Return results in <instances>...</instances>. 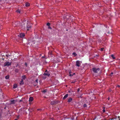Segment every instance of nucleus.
<instances>
[{
  "label": "nucleus",
  "instance_id": "f257e3e1",
  "mask_svg": "<svg viewBox=\"0 0 120 120\" xmlns=\"http://www.w3.org/2000/svg\"><path fill=\"white\" fill-rule=\"evenodd\" d=\"M30 23L29 22L27 21V22L26 28L27 30H29V29H31V26L30 25Z\"/></svg>",
  "mask_w": 120,
  "mask_h": 120
},
{
  "label": "nucleus",
  "instance_id": "f03ea898",
  "mask_svg": "<svg viewBox=\"0 0 120 120\" xmlns=\"http://www.w3.org/2000/svg\"><path fill=\"white\" fill-rule=\"evenodd\" d=\"M11 62L9 61H7L5 62L4 65V66H11Z\"/></svg>",
  "mask_w": 120,
  "mask_h": 120
},
{
  "label": "nucleus",
  "instance_id": "7ed1b4c3",
  "mask_svg": "<svg viewBox=\"0 0 120 120\" xmlns=\"http://www.w3.org/2000/svg\"><path fill=\"white\" fill-rule=\"evenodd\" d=\"M92 70L94 72L97 73L100 70V69L99 68H92Z\"/></svg>",
  "mask_w": 120,
  "mask_h": 120
},
{
  "label": "nucleus",
  "instance_id": "20e7f679",
  "mask_svg": "<svg viewBox=\"0 0 120 120\" xmlns=\"http://www.w3.org/2000/svg\"><path fill=\"white\" fill-rule=\"evenodd\" d=\"M25 35L24 33H21L17 35L16 37H20V38H23L25 36Z\"/></svg>",
  "mask_w": 120,
  "mask_h": 120
},
{
  "label": "nucleus",
  "instance_id": "39448f33",
  "mask_svg": "<svg viewBox=\"0 0 120 120\" xmlns=\"http://www.w3.org/2000/svg\"><path fill=\"white\" fill-rule=\"evenodd\" d=\"M81 64V63L80 61L79 60H77L76 62L75 66L78 67L80 66Z\"/></svg>",
  "mask_w": 120,
  "mask_h": 120
},
{
  "label": "nucleus",
  "instance_id": "423d86ee",
  "mask_svg": "<svg viewBox=\"0 0 120 120\" xmlns=\"http://www.w3.org/2000/svg\"><path fill=\"white\" fill-rule=\"evenodd\" d=\"M58 101L56 100L53 101H51L50 104L51 105H54L57 104Z\"/></svg>",
  "mask_w": 120,
  "mask_h": 120
},
{
  "label": "nucleus",
  "instance_id": "0eeeda50",
  "mask_svg": "<svg viewBox=\"0 0 120 120\" xmlns=\"http://www.w3.org/2000/svg\"><path fill=\"white\" fill-rule=\"evenodd\" d=\"M43 75L44 76L47 75L49 76L50 75V74L48 72H45Z\"/></svg>",
  "mask_w": 120,
  "mask_h": 120
},
{
  "label": "nucleus",
  "instance_id": "6e6552de",
  "mask_svg": "<svg viewBox=\"0 0 120 120\" xmlns=\"http://www.w3.org/2000/svg\"><path fill=\"white\" fill-rule=\"evenodd\" d=\"M33 100V97H30L29 98V101L30 102H32V101Z\"/></svg>",
  "mask_w": 120,
  "mask_h": 120
},
{
  "label": "nucleus",
  "instance_id": "1a4fd4ad",
  "mask_svg": "<svg viewBox=\"0 0 120 120\" xmlns=\"http://www.w3.org/2000/svg\"><path fill=\"white\" fill-rule=\"evenodd\" d=\"M10 54H9L8 53L7 54H6V56L7 57H9L10 56H11L10 53Z\"/></svg>",
  "mask_w": 120,
  "mask_h": 120
},
{
  "label": "nucleus",
  "instance_id": "9d476101",
  "mask_svg": "<svg viewBox=\"0 0 120 120\" xmlns=\"http://www.w3.org/2000/svg\"><path fill=\"white\" fill-rule=\"evenodd\" d=\"M72 100V99L71 98H69L68 101V102L69 103L71 102Z\"/></svg>",
  "mask_w": 120,
  "mask_h": 120
},
{
  "label": "nucleus",
  "instance_id": "9b49d317",
  "mask_svg": "<svg viewBox=\"0 0 120 120\" xmlns=\"http://www.w3.org/2000/svg\"><path fill=\"white\" fill-rule=\"evenodd\" d=\"M68 94H66L64 97L63 98V99H65L66 98L68 97Z\"/></svg>",
  "mask_w": 120,
  "mask_h": 120
},
{
  "label": "nucleus",
  "instance_id": "f8f14e48",
  "mask_svg": "<svg viewBox=\"0 0 120 120\" xmlns=\"http://www.w3.org/2000/svg\"><path fill=\"white\" fill-rule=\"evenodd\" d=\"M30 4L28 2H27L25 3V6L26 7H27L29 6H30Z\"/></svg>",
  "mask_w": 120,
  "mask_h": 120
},
{
  "label": "nucleus",
  "instance_id": "ddd939ff",
  "mask_svg": "<svg viewBox=\"0 0 120 120\" xmlns=\"http://www.w3.org/2000/svg\"><path fill=\"white\" fill-rule=\"evenodd\" d=\"M15 100H13L11 101V104H15Z\"/></svg>",
  "mask_w": 120,
  "mask_h": 120
},
{
  "label": "nucleus",
  "instance_id": "4468645a",
  "mask_svg": "<svg viewBox=\"0 0 120 120\" xmlns=\"http://www.w3.org/2000/svg\"><path fill=\"white\" fill-rule=\"evenodd\" d=\"M24 84L23 82V81L22 79L21 81V82L20 83V85H22L23 84Z\"/></svg>",
  "mask_w": 120,
  "mask_h": 120
},
{
  "label": "nucleus",
  "instance_id": "2eb2a0df",
  "mask_svg": "<svg viewBox=\"0 0 120 120\" xmlns=\"http://www.w3.org/2000/svg\"><path fill=\"white\" fill-rule=\"evenodd\" d=\"M17 84H14V85L13 88L14 89H15L17 88Z\"/></svg>",
  "mask_w": 120,
  "mask_h": 120
},
{
  "label": "nucleus",
  "instance_id": "dca6fc26",
  "mask_svg": "<svg viewBox=\"0 0 120 120\" xmlns=\"http://www.w3.org/2000/svg\"><path fill=\"white\" fill-rule=\"evenodd\" d=\"M71 71H70L69 72V75L70 76H72L73 75L71 74Z\"/></svg>",
  "mask_w": 120,
  "mask_h": 120
},
{
  "label": "nucleus",
  "instance_id": "f3484780",
  "mask_svg": "<svg viewBox=\"0 0 120 120\" xmlns=\"http://www.w3.org/2000/svg\"><path fill=\"white\" fill-rule=\"evenodd\" d=\"M9 75H8L5 76V78L6 79H8L9 78Z\"/></svg>",
  "mask_w": 120,
  "mask_h": 120
},
{
  "label": "nucleus",
  "instance_id": "a211bd4d",
  "mask_svg": "<svg viewBox=\"0 0 120 120\" xmlns=\"http://www.w3.org/2000/svg\"><path fill=\"white\" fill-rule=\"evenodd\" d=\"M111 57L113 58V59H115V58L114 57V56L113 55H112L111 56Z\"/></svg>",
  "mask_w": 120,
  "mask_h": 120
},
{
  "label": "nucleus",
  "instance_id": "6ab92c4d",
  "mask_svg": "<svg viewBox=\"0 0 120 120\" xmlns=\"http://www.w3.org/2000/svg\"><path fill=\"white\" fill-rule=\"evenodd\" d=\"M16 11L17 12H18L19 13H20V10H19V9H18V10H17Z\"/></svg>",
  "mask_w": 120,
  "mask_h": 120
},
{
  "label": "nucleus",
  "instance_id": "aec40b11",
  "mask_svg": "<svg viewBox=\"0 0 120 120\" xmlns=\"http://www.w3.org/2000/svg\"><path fill=\"white\" fill-rule=\"evenodd\" d=\"M72 55H74L75 56H76L77 55V54L75 52H73L72 53Z\"/></svg>",
  "mask_w": 120,
  "mask_h": 120
},
{
  "label": "nucleus",
  "instance_id": "412c9836",
  "mask_svg": "<svg viewBox=\"0 0 120 120\" xmlns=\"http://www.w3.org/2000/svg\"><path fill=\"white\" fill-rule=\"evenodd\" d=\"M76 82V80H73L71 82V83H74Z\"/></svg>",
  "mask_w": 120,
  "mask_h": 120
},
{
  "label": "nucleus",
  "instance_id": "4be33fe9",
  "mask_svg": "<svg viewBox=\"0 0 120 120\" xmlns=\"http://www.w3.org/2000/svg\"><path fill=\"white\" fill-rule=\"evenodd\" d=\"M43 110V109H37L38 111H41Z\"/></svg>",
  "mask_w": 120,
  "mask_h": 120
},
{
  "label": "nucleus",
  "instance_id": "5701e85b",
  "mask_svg": "<svg viewBox=\"0 0 120 120\" xmlns=\"http://www.w3.org/2000/svg\"><path fill=\"white\" fill-rule=\"evenodd\" d=\"M87 105L86 104H84L83 105V107L84 108H85L87 107Z\"/></svg>",
  "mask_w": 120,
  "mask_h": 120
},
{
  "label": "nucleus",
  "instance_id": "b1692460",
  "mask_svg": "<svg viewBox=\"0 0 120 120\" xmlns=\"http://www.w3.org/2000/svg\"><path fill=\"white\" fill-rule=\"evenodd\" d=\"M22 77L23 79H25L26 78V77L25 75L23 76Z\"/></svg>",
  "mask_w": 120,
  "mask_h": 120
},
{
  "label": "nucleus",
  "instance_id": "393cba45",
  "mask_svg": "<svg viewBox=\"0 0 120 120\" xmlns=\"http://www.w3.org/2000/svg\"><path fill=\"white\" fill-rule=\"evenodd\" d=\"M47 91V90H44L42 92L44 93H45Z\"/></svg>",
  "mask_w": 120,
  "mask_h": 120
},
{
  "label": "nucleus",
  "instance_id": "a878e982",
  "mask_svg": "<svg viewBox=\"0 0 120 120\" xmlns=\"http://www.w3.org/2000/svg\"><path fill=\"white\" fill-rule=\"evenodd\" d=\"M73 17V16H70V20H71V21H72L73 19L72 20V18H73V17Z\"/></svg>",
  "mask_w": 120,
  "mask_h": 120
},
{
  "label": "nucleus",
  "instance_id": "bb28decb",
  "mask_svg": "<svg viewBox=\"0 0 120 120\" xmlns=\"http://www.w3.org/2000/svg\"><path fill=\"white\" fill-rule=\"evenodd\" d=\"M19 71V70L18 69H16L15 70V72H18Z\"/></svg>",
  "mask_w": 120,
  "mask_h": 120
},
{
  "label": "nucleus",
  "instance_id": "cd10ccee",
  "mask_svg": "<svg viewBox=\"0 0 120 120\" xmlns=\"http://www.w3.org/2000/svg\"><path fill=\"white\" fill-rule=\"evenodd\" d=\"M46 77L45 76H43L42 78L44 79H45L46 78Z\"/></svg>",
  "mask_w": 120,
  "mask_h": 120
},
{
  "label": "nucleus",
  "instance_id": "c85d7f7f",
  "mask_svg": "<svg viewBox=\"0 0 120 120\" xmlns=\"http://www.w3.org/2000/svg\"><path fill=\"white\" fill-rule=\"evenodd\" d=\"M50 23L49 22L47 24V25L49 26L50 25Z\"/></svg>",
  "mask_w": 120,
  "mask_h": 120
},
{
  "label": "nucleus",
  "instance_id": "c756f323",
  "mask_svg": "<svg viewBox=\"0 0 120 120\" xmlns=\"http://www.w3.org/2000/svg\"><path fill=\"white\" fill-rule=\"evenodd\" d=\"M104 49V48H101V49L100 50H101V51H103Z\"/></svg>",
  "mask_w": 120,
  "mask_h": 120
},
{
  "label": "nucleus",
  "instance_id": "7c9ffc66",
  "mask_svg": "<svg viewBox=\"0 0 120 120\" xmlns=\"http://www.w3.org/2000/svg\"><path fill=\"white\" fill-rule=\"evenodd\" d=\"M113 74V72H111V73L110 74V76H112Z\"/></svg>",
  "mask_w": 120,
  "mask_h": 120
},
{
  "label": "nucleus",
  "instance_id": "2f4dec72",
  "mask_svg": "<svg viewBox=\"0 0 120 120\" xmlns=\"http://www.w3.org/2000/svg\"><path fill=\"white\" fill-rule=\"evenodd\" d=\"M48 29H52V28H51V27H50V26H48Z\"/></svg>",
  "mask_w": 120,
  "mask_h": 120
},
{
  "label": "nucleus",
  "instance_id": "473e14b6",
  "mask_svg": "<svg viewBox=\"0 0 120 120\" xmlns=\"http://www.w3.org/2000/svg\"><path fill=\"white\" fill-rule=\"evenodd\" d=\"M24 23H23V25H22V26L24 28V27H25V25H24ZM24 25H25V24H24Z\"/></svg>",
  "mask_w": 120,
  "mask_h": 120
},
{
  "label": "nucleus",
  "instance_id": "72a5a7b5",
  "mask_svg": "<svg viewBox=\"0 0 120 120\" xmlns=\"http://www.w3.org/2000/svg\"><path fill=\"white\" fill-rule=\"evenodd\" d=\"M25 64L26 67H27V64L26 63H25Z\"/></svg>",
  "mask_w": 120,
  "mask_h": 120
},
{
  "label": "nucleus",
  "instance_id": "f704fd0d",
  "mask_svg": "<svg viewBox=\"0 0 120 120\" xmlns=\"http://www.w3.org/2000/svg\"><path fill=\"white\" fill-rule=\"evenodd\" d=\"M116 87H118V88L120 87V86L119 85H117V86H116Z\"/></svg>",
  "mask_w": 120,
  "mask_h": 120
},
{
  "label": "nucleus",
  "instance_id": "c9c22d12",
  "mask_svg": "<svg viewBox=\"0 0 120 120\" xmlns=\"http://www.w3.org/2000/svg\"><path fill=\"white\" fill-rule=\"evenodd\" d=\"M102 111L103 112H105V110L104 109H103V110Z\"/></svg>",
  "mask_w": 120,
  "mask_h": 120
},
{
  "label": "nucleus",
  "instance_id": "e433bc0d",
  "mask_svg": "<svg viewBox=\"0 0 120 120\" xmlns=\"http://www.w3.org/2000/svg\"><path fill=\"white\" fill-rule=\"evenodd\" d=\"M109 92H111V91H112V90L111 89H110L109 90Z\"/></svg>",
  "mask_w": 120,
  "mask_h": 120
},
{
  "label": "nucleus",
  "instance_id": "4c0bfd02",
  "mask_svg": "<svg viewBox=\"0 0 120 120\" xmlns=\"http://www.w3.org/2000/svg\"><path fill=\"white\" fill-rule=\"evenodd\" d=\"M38 79H37L36 80L35 82H36L38 83Z\"/></svg>",
  "mask_w": 120,
  "mask_h": 120
},
{
  "label": "nucleus",
  "instance_id": "58836bf2",
  "mask_svg": "<svg viewBox=\"0 0 120 120\" xmlns=\"http://www.w3.org/2000/svg\"><path fill=\"white\" fill-rule=\"evenodd\" d=\"M80 91V89L79 88H78L77 89L78 92H79Z\"/></svg>",
  "mask_w": 120,
  "mask_h": 120
},
{
  "label": "nucleus",
  "instance_id": "ea45409f",
  "mask_svg": "<svg viewBox=\"0 0 120 120\" xmlns=\"http://www.w3.org/2000/svg\"><path fill=\"white\" fill-rule=\"evenodd\" d=\"M48 72L47 71V70H45V72Z\"/></svg>",
  "mask_w": 120,
  "mask_h": 120
},
{
  "label": "nucleus",
  "instance_id": "a19ab883",
  "mask_svg": "<svg viewBox=\"0 0 120 120\" xmlns=\"http://www.w3.org/2000/svg\"><path fill=\"white\" fill-rule=\"evenodd\" d=\"M118 119L119 120H120V116H119L118 117Z\"/></svg>",
  "mask_w": 120,
  "mask_h": 120
},
{
  "label": "nucleus",
  "instance_id": "79ce46f5",
  "mask_svg": "<svg viewBox=\"0 0 120 120\" xmlns=\"http://www.w3.org/2000/svg\"><path fill=\"white\" fill-rule=\"evenodd\" d=\"M22 101V100H20L19 101V102H21V101Z\"/></svg>",
  "mask_w": 120,
  "mask_h": 120
},
{
  "label": "nucleus",
  "instance_id": "37998d69",
  "mask_svg": "<svg viewBox=\"0 0 120 120\" xmlns=\"http://www.w3.org/2000/svg\"><path fill=\"white\" fill-rule=\"evenodd\" d=\"M110 33V32H109H109H108V34H109V33Z\"/></svg>",
  "mask_w": 120,
  "mask_h": 120
},
{
  "label": "nucleus",
  "instance_id": "c03bdc74",
  "mask_svg": "<svg viewBox=\"0 0 120 120\" xmlns=\"http://www.w3.org/2000/svg\"><path fill=\"white\" fill-rule=\"evenodd\" d=\"M14 120H17V119H15Z\"/></svg>",
  "mask_w": 120,
  "mask_h": 120
},
{
  "label": "nucleus",
  "instance_id": "a18cd8bd",
  "mask_svg": "<svg viewBox=\"0 0 120 120\" xmlns=\"http://www.w3.org/2000/svg\"><path fill=\"white\" fill-rule=\"evenodd\" d=\"M75 73H73V74H72V75H75Z\"/></svg>",
  "mask_w": 120,
  "mask_h": 120
},
{
  "label": "nucleus",
  "instance_id": "49530a36",
  "mask_svg": "<svg viewBox=\"0 0 120 120\" xmlns=\"http://www.w3.org/2000/svg\"><path fill=\"white\" fill-rule=\"evenodd\" d=\"M109 98H108V100H109Z\"/></svg>",
  "mask_w": 120,
  "mask_h": 120
},
{
  "label": "nucleus",
  "instance_id": "de8ad7c7",
  "mask_svg": "<svg viewBox=\"0 0 120 120\" xmlns=\"http://www.w3.org/2000/svg\"><path fill=\"white\" fill-rule=\"evenodd\" d=\"M19 116H17V118H19Z\"/></svg>",
  "mask_w": 120,
  "mask_h": 120
},
{
  "label": "nucleus",
  "instance_id": "09e8293b",
  "mask_svg": "<svg viewBox=\"0 0 120 120\" xmlns=\"http://www.w3.org/2000/svg\"><path fill=\"white\" fill-rule=\"evenodd\" d=\"M18 65H18H17V66Z\"/></svg>",
  "mask_w": 120,
  "mask_h": 120
}]
</instances>
